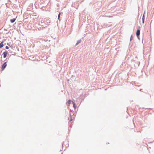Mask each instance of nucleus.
<instances>
[{"label": "nucleus", "instance_id": "423d86ee", "mask_svg": "<svg viewBox=\"0 0 154 154\" xmlns=\"http://www.w3.org/2000/svg\"><path fill=\"white\" fill-rule=\"evenodd\" d=\"M71 102H72V101H71L70 100H68L67 102L68 105L69 106L70 104L71 103Z\"/></svg>", "mask_w": 154, "mask_h": 154}, {"label": "nucleus", "instance_id": "9d476101", "mask_svg": "<svg viewBox=\"0 0 154 154\" xmlns=\"http://www.w3.org/2000/svg\"><path fill=\"white\" fill-rule=\"evenodd\" d=\"M60 13L59 15H58V19L59 20V18H60Z\"/></svg>", "mask_w": 154, "mask_h": 154}, {"label": "nucleus", "instance_id": "7ed1b4c3", "mask_svg": "<svg viewBox=\"0 0 154 154\" xmlns=\"http://www.w3.org/2000/svg\"><path fill=\"white\" fill-rule=\"evenodd\" d=\"M140 34V30L138 29L137 30L136 32V35L137 37H138Z\"/></svg>", "mask_w": 154, "mask_h": 154}, {"label": "nucleus", "instance_id": "f257e3e1", "mask_svg": "<svg viewBox=\"0 0 154 154\" xmlns=\"http://www.w3.org/2000/svg\"><path fill=\"white\" fill-rule=\"evenodd\" d=\"M7 65L6 64V62H5L4 63V64L2 66V70L4 69L6 67Z\"/></svg>", "mask_w": 154, "mask_h": 154}, {"label": "nucleus", "instance_id": "f03ea898", "mask_svg": "<svg viewBox=\"0 0 154 154\" xmlns=\"http://www.w3.org/2000/svg\"><path fill=\"white\" fill-rule=\"evenodd\" d=\"M8 54V52L7 51H5L3 53V57L4 58H5L6 57Z\"/></svg>", "mask_w": 154, "mask_h": 154}, {"label": "nucleus", "instance_id": "20e7f679", "mask_svg": "<svg viewBox=\"0 0 154 154\" xmlns=\"http://www.w3.org/2000/svg\"><path fill=\"white\" fill-rule=\"evenodd\" d=\"M4 46L3 42H1L0 44V48H2Z\"/></svg>", "mask_w": 154, "mask_h": 154}, {"label": "nucleus", "instance_id": "1a4fd4ad", "mask_svg": "<svg viewBox=\"0 0 154 154\" xmlns=\"http://www.w3.org/2000/svg\"><path fill=\"white\" fill-rule=\"evenodd\" d=\"M5 48L6 49H8L9 48V47L8 46H6L5 47Z\"/></svg>", "mask_w": 154, "mask_h": 154}, {"label": "nucleus", "instance_id": "f8f14e48", "mask_svg": "<svg viewBox=\"0 0 154 154\" xmlns=\"http://www.w3.org/2000/svg\"><path fill=\"white\" fill-rule=\"evenodd\" d=\"M72 121V119H71V120H70V121Z\"/></svg>", "mask_w": 154, "mask_h": 154}, {"label": "nucleus", "instance_id": "6e6552de", "mask_svg": "<svg viewBox=\"0 0 154 154\" xmlns=\"http://www.w3.org/2000/svg\"><path fill=\"white\" fill-rule=\"evenodd\" d=\"M144 13L143 14V17H142V20H143V23H144Z\"/></svg>", "mask_w": 154, "mask_h": 154}, {"label": "nucleus", "instance_id": "9b49d317", "mask_svg": "<svg viewBox=\"0 0 154 154\" xmlns=\"http://www.w3.org/2000/svg\"><path fill=\"white\" fill-rule=\"evenodd\" d=\"M132 35H131V38H132Z\"/></svg>", "mask_w": 154, "mask_h": 154}, {"label": "nucleus", "instance_id": "39448f33", "mask_svg": "<svg viewBox=\"0 0 154 154\" xmlns=\"http://www.w3.org/2000/svg\"><path fill=\"white\" fill-rule=\"evenodd\" d=\"M16 20V19H15V18H14L13 19H11L10 20V21L11 22L13 23H14V21H15Z\"/></svg>", "mask_w": 154, "mask_h": 154}, {"label": "nucleus", "instance_id": "0eeeda50", "mask_svg": "<svg viewBox=\"0 0 154 154\" xmlns=\"http://www.w3.org/2000/svg\"><path fill=\"white\" fill-rule=\"evenodd\" d=\"M72 103L73 104V106L74 108H76V106L75 105V103H74V102L72 101Z\"/></svg>", "mask_w": 154, "mask_h": 154}]
</instances>
